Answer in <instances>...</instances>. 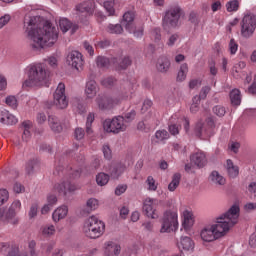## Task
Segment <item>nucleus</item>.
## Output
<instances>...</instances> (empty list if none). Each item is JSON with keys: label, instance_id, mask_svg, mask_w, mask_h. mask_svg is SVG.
Listing matches in <instances>:
<instances>
[{"label": "nucleus", "instance_id": "nucleus-20", "mask_svg": "<svg viewBox=\"0 0 256 256\" xmlns=\"http://www.w3.org/2000/svg\"><path fill=\"white\" fill-rule=\"evenodd\" d=\"M97 93H99L97 82L93 79L88 80L85 87V95L87 99H93Z\"/></svg>", "mask_w": 256, "mask_h": 256}, {"label": "nucleus", "instance_id": "nucleus-62", "mask_svg": "<svg viewBox=\"0 0 256 256\" xmlns=\"http://www.w3.org/2000/svg\"><path fill=\"white\" fill-rule=\"evenodd\" d=\"M36 245L37 243L34 240L29 242L28 247L30 251V256H37V251H35Z\"/></svg>", "mask_w": 256, "mask_h": 256}, {"label": "nucleus", "instance_id": "nucleus-11", "mask_svg": "<svg viewBox=\"0 0 256 256\" xmlns=\"http://www.w3.org/2000/svg\"><path fill=\"white\" fill-rule=\"evenodd\" d=\"M179 17H181V8L174 7L165 13L163 18V27L167 31L171 27H177L179 23Z\"/></svg>", "mask_w": 256, "mask_h": 256}, {"label": "nucleus", "instance_id": "nucleus-34", "mask_svg": "<svg viewBox=\"0 0 256 256\" xmlns=\"http://www.w3.org/2000/svg\"><path fill=\"white\" fill-rule=\"evenodd\" d=\"M181 183V174L176 173L172 177V181L168 185V190L173 192L177 187H179V184Z\"/></svg>", "mask_w": 256, "mask_h": 256}, {"label": "nucleus", "instance_id": "nucleus-17", "mask_svg": "<svg viewBox=\"0 0 256 256\" xmlns=\"http://www.w3.org/2000/svg\"><path fill=\"white\" fill-rule=\"evenodd\" d=\"M121 254V245L113 241L105 243L104 255L105 256H119Z\"/></svg>", "mask_w": 256, "mask_h": 256}, {"label": "nucleus", "instance_id": "nucleus-4", "mask_svg": "<svg viewBox=\"0 0 256 256\" xmlns=\"http://www.w3.org/2000/svg\"><path fill=\"white\" fill-rule=\"evenodd\" d=\"M132 95L133 90H131V84H128L118 97L98 95L95 101L100 111H107L109 109H113V107L116 105H119L121 101H127V99H131Z\"/></svg>", "mask_w": 256, "mask_h": 256}, {"label": "nucleus", "instance_id": "nucleus-61", "mask_svg": "<svg viewBox=\"0 0 256 256\" xmlns=\"http://www.w3.org/2000/svg\"><path fill=\"white\" fill-rule=\"evenodd\" d=\"M114 83L115 79L113 77H107L101 81V84L104 85V87H111V85H114Z\"/></svg>", "mask_w": 256, "mask_h": 256}, {"label": "nucleus", "instance_id": "nucleus-48", "mask_svg": "<svg viewBox=\"0 0 256 256\" xmlns=\"http://www.w3.org/2000/svg\"><path fill=\"white\" fill-rule=\"evenodd\" d=\"M230 55H235L239 49V44L235 42V39H231L228 45Z\"/></svg>", "mask_w": 256, "mask_h": 256}, {"label": "nucleus", "instance_id": "nucleus-22", "mask_svg": "<svg viewBox=\"0 0 256 256\" xmlns=\"http://www.w3.org/2000/svg\"><path fill=\"white\" fill-rule=\"evenodd\" d=\"M48 125L53 133H61V131H63L61 120L55 115L48 116Z\"/></svg>", "mask_w": 256, "mask_h": 256}, {"label": "nucleus", "instance_id": "nucleus-45", "mask_svg": "<svg viewBox=\"0 0 256 256\" xmlns=\"http://www.w3.org/2000/svg\"><path fill=\"white\" fill-rule=\"evenodd\" d=\"M201 103V100H199V96H194L192 99V104L190 106L191 113H197L199 111V104Z\"/></svg>", "mask_w": 256, "mask_h": 256}, {"label": "nucleus", "instance_id": "nucleus-38", "mask_svg": "<svg viewBox=\"0 0 256 256\" xmlns=\"http://www.w3.org/2000/svg\"><path fill=\"white\" fill-rule=\"evenodd\" d=\"M109 58L104 57V56H98L96 58V65L97 67H99L100 69H107V67H109Z\"/></svg>", "mask_w": 256, "mask_h": 256}, {"label": "nucleus", "instance_id": "nucleus-2", "mask_svg": "<svg viewBox=\"0 0 256 256\" xmlns=\"http://www.w3.org/2000/svg\"><path fill=\"white\" fill-rule=\"evenodd\" d=\"M239 207L233 205L225 213L220 214L215 218V222L205 226L200 231V237L205 243H212L221 239L239 223Z\"/></svg>", "mask_w": 256, "mask_h": 256}, {"label": "nucleus", "instance_id": "nucleus-31", "mask_svg": "<svg viewBox=\"0 0 256 256\" xmlns=\"http://www.w3.org/2000/svg\"><path fill=\"white\" fill-rule=\"evenodd\" d=\"M230 101L231 104L239 107V105H241V91L239 89H233L230 92Z\"/></svg>", "mask_w": 256, "mask_h": 256}, {"label": "nucleus", "instance_id": "nucleus-32", "mask_svg": "<svg viewBox=\"0 0 256 256\" xmlns=\"http://www.w3.org/2000/svg\"><path fill=\"white\" fill-rule=\"evenodd\" d=\"M119 3V0H108L103 2V7L107 11L108 15H115V7Z\"/></svg>", "mask_w": 256, "mask_h": 256}, {"label": "nucleus", "instance_id": "nucleus-59", "mask_svg": "<svg viewBox=\"0 0 256 256\" xmlns=\"http://www.w3.org/2000/svg\"><path fill=\"white\" fill-rule=\"evenodd\" d=\"M209 91H211V88L209 86H205L201 89L200 94H199V101H201V99H205L207 97V95H209Z\"/></svg>", "mask_w": 256, "mask_h": 256}, {"label": "nucleus", "instance_id": "nucleus-54", "mask_svg": "<svg viewBox=\"0 0 256 256\" xmlns=\"http://www.w3.org/2000/svg\"><path fill=\"white\" fill-rule=\"evenodd\" d=\"M131 65V58L129 56L124 57L119 64L120 69H127Z\"/></svg>", "mask_w": 256, "mask_h": 256}, {"label": "nucleus", "instance_id": "nucleus-15", "mask_svg": "<svg viewBox=\"0 0 256 256\" xmlns=\"http://www.w3.org/2000/svg\"><path fill=\"white\" fill-rule=\"evenodd\" d=\"M54 189L60 195H67V193H73V191H77V186L75 184H71L70 181H63L61 183L55 184Z\"/></svg>", "mask_w": 256, "mask_h": 256}, {"label": "nucleus", "instance_id": "nucleus-14", "mask_svg": "<svg viewBox=\"0 0 256 256\" xmlns=\"http://www.w3.org/2000/svg\"><path fill=\"white\" fill-rule=\"evenodd\" d=\"M154 203L155 199L146 198L143 202V211L150 219H159V214L157 213V209H155Z\"/></svg>", "mask_w": 256, "mask_h": 256}, {"label": "nucleus", "instance_id": "nucleus-50", "mask_svg": "<svg viewBox=\"0 0 256 256\" xmlns=\"http://www.w3.org/2000/svg\"><path fill=\"white\" fill-rule=\"evenodd\" d=\"M213 113L215 115H217V117H224L225 113H227V111L225 110V107H223V106H215L213 108Z\"/></svg>", "mask_w": 256, "mask_h": 256}, {"label": "nucleus", "instance_id": "nucleus-36", "mask_svg": "<svg viewBox=\"0 0 256 256\" xmlns=\"http://www.w3.org/2000/svg\"><path fill=\"white\" fill-rule=\"evenodd\" d=\"M86 209L88 212L97 211L99 209V200L97 198H90L86 201Z\"/></svg>", "mask_w": 256, "mask_h": 256}, {"label": "nucleus", "instance_id": "nucleus-18", "mask_svg": "<svg viewBox=\"0 0 256 256\" xmlns=\"http://www.w3.org/2000/svg\"><path fill=\"white\" fill-rule=\"evenodd\" d=\"M190 161L200 169L207 165V156L203 151H197L190 156Z\"/></svg>", "mask_w": 256, "mask_h": 256}, {"label": "nucleus", "instance_id": "nucleus-52", "mask_svg": "<svg viewBox=\"0 0 256 256\" xmlns=\"http://www.w3.org/2000/svg\"><path fill=\"white\" fill-rule=\"evenodd\" d=\"M9 199V191L6 189H0V205H3L5 201Z\"/></svg>", "mask_w": 256, "mask_h": 256}, {"label": "nucleus", "instance_id": "nucleus-33", "mask_svg": "<svg viewBox=\"0 0 256 256\" xmlns=\"http://www.w3.org/2000/svg\"><path fill=\"white\" fill-rule=\"evenodd\" d=\"M187 73H189V66L187 65V63H184L180 66V69L178 71L177 81H179L180 83L185 81V79H187Z\"/></svg>", "mask_w": 256, "mask_h": 256}, {"label": "nucleus", "instance_id": "nucleus-7", "mask_svg": "<svg viewBox=\"0 0 256 256\" xmlns=\"http://www.w3.org/2000/svg\"><path fill=\"white\" fill-rule=\"evenodd\" d=\"M179 229V214L177 210H167L162 217L160 233H171Z\"/></svg>", "mask_w": 256, "mask_h": 256}, {"label": "nucleus", "instance_id": "nucleus-47", "mask_svg": "<svg viewBox=\"0 0 256 256\" xmlns=\"http://www.w3.org/2000/svg\"><path fill=\"white\" fill-rule=\"evenodd\" d=\"M132 30L128 31V33H132L134 35V37H136L137 39H139L140 37H143V27L140 26L137 28V26H131Z\"/></svg>", "mask_w": 256, "mask_h": 256}, {"label": "nucleus", "instance_id": "nucleus-49", "mask_svg": "<svg viewBox=\"0 0 256 256\" xmlns=\"http://www.w3.org/2000/svg\"><path fill=\"white\" fill-rule=\"evenodd\" d=\"M44 63H47L52 69H55L58 65L57 57L49 56L48 58L44 59Z\"/></svg>", "mask_w": 256, "mask_h": 256}, {"label": "nucleus", "instance_id": "nucleus-40", "mask_svg": "<svg viewBox=\"0 0 256 256\" xmlns=\"http://www.w3.org/2000/svg\"><path fill=\"white\" fill-rule=\"evenodd\" d=\"M226 10L228 13L239 11V0H230L226 3Z\"/></svg>", "mask_w": 256, "mask_h": 256}, {"label": "nucleus", "instance_id": "nucleus-16", "mask_svg": "<svg viewBox=\"0 0 256 256\" xmlns=\"http://www.w3.org/2000/svg\"><path fill=\"white\" fill-rule=\"evenodd\" d=\"M76 11L78 15L81 13H84L85 16L93 15V13H95V2L93 1L82 2L76 6Z\"/></svg>", "mask_w": 256, "mask_h": 256}, {"label": "nucleus", "instance_id": "nucleus-25", "mask_svg": "<svg viewBox=\"0 0 256 256\" xmlns=\"http://www.w3.org/2000/svg\"><path fill=\"white\" fill-rule=\"evenodd\" d=\"M182 217H183V227L184 229H191L193 227V223H195V219L193 218V212L189 210H184L182 212Z\"/></svg>", "mask_w": 256, "mask_h": 256}, {"label": "nucleus", "instance_id": "nucleus-5", "mask_svg": "<svg viewBox=\"0 0 256 256\" xmlns=\"http://www.w3.org/2000/svg\"><path fill=\"white\" fill-rule=\"evenodd\" d=\"M82 231L89 239H99L105 233V223L97 216H90L84 221Z\"/></svg>", "mask_w": 256, "mask_h": 256}, {"label": "nucleus", "instance_id": "nucleus-9", "mask_svg": "<svg viewBox=\"0 0 256 256\" xmlns=\"http://www.w3.org/2000/svg\"><path fill=\"white\" fill-rule=\"evenodd\" d=\"M256 29V15L252 13H247L242 18L241 22V35L246 39H249Z\"/></svg>", "mask_w": 256, "mask_h": 256}, {"label": "nucleus", "instance_id": "nucleus-41", "mask_svg": "<svg viewBox=\"0 0 256 256\" xmlns=\"http://www.w3.org/2000/svg\"><path fill=\"white\" fill-rule=\"evenodd\" d=\"M37 167H39V162L35 159L30 160L26 163V173L28 175H31L35 169H37Z\"/></svg>", "mask_w": 256, "mask_h": 256}, {"label": "nucleus", "instance_id": "nucleus-43", "mask_svg": "<svg viewBox=\"0 0 256 256\" xmlns=\"http://www.w3.org/2000/svg\"><path fill=\"white\" fill-rule=\"evenodd\" d=\"M108 33H112L115 35H121L123 33V26L121 24H109L108 25Z\"/></svg>", "mask_w": 256, "mask_h": 256}, {"label": "nucleus", "instance_id": "nucleus-21", "mask_svg": "<svg viewBox=\"0 0 256 256\" xmlns=\"http://www.w3.org/2000/svg\"><path fill=\"white\" fill-rule=\"evenodd\" d=\"M69 213V208L66 205H62L54 210L52 213V220L54 223H59L62 219H65Z\"/></svg>", "mask_w": 256, "mask_h": 256}, {"label": "nucleus", "instance_id": "nucleus-42", "mask_svg": "<svg viewBox=\"0 0 256 256\" xmlns=\"http://www.w3.org/2000/svg\"><path fill=\"white\" fill-rule=\"evenodd\" d=\"M93 121H95V114L89 113L86 119V133L87 135H91L93 133V129H91V125H93Z\"/></svg>", "mask_w": 256, "mask_h": 256}, {"label": "nucleus", "instance_id": "nucleus-1", "mask_svg": "<svg viewBox=\"0 0 256 256\" xmlns=\"http://www.w3.org/2000/svg\"><path fill=\"white\" fill-rule=\"evenodd\" d=\"M41 17L26 15L24 18V27L27 33V39L30 47L35 51L53 47L59 39V31L51 25V22L45 21L43 25L39 23Z\"/></svg>", "mask_w": 256, "mask_h": 256}, {"label": "nucleus", "instance_id": "nucleus-39", "mask_svg": "<svg viewBox=\"0 0 256 256\" xmlns=\"http://www.w3.org/2000/svg\"><path fill=\"white\" fill-rule=\"evenodd\" d=\"M155 138L158 143H163V141H167V139H169V132H167V130H158L155 133Z\"/></svg>", "mask_w": 256, "mask_h": 256}, {"label": "nucleus", "instance_id": "nucleus-58", "mask_svg": "<svg viewBox=\"0 0 256 256\" xmlns=\"http://www.w3.org/2000/svg\"><path fill=\"white\" fill-rule=\"evenodd\" d=\"M180 129H181V125H177V124L169 125V133H171V135H179Z\"/></svg>", "mask_w": 256, "mask_h": 256}, {"label": "nucleus", "instance_id": "nucleus-13", "mask_svg": "<svg viewBox=\"0 0 256 256\" xmlns=\"http://www.w3.org/2000/svg\"><path fill=\"white\" fill-rule=\"evenodd\" d=\"M66 63L76 69V71H82L85 61L83 60V54L79 51H71L66 58Z\"/></svg>", "mask_w": 256, "mask_h": 256}, {"label": "nucleus", "instance_id": "nucleus-63", "mask_svg": "<svg viewBox=\"0 0 256 256\" xmlns=\"http://www.w3.org/2000/svg\"><path fill=\"white\" fill-rule=\"evenodd\" d=\"M102 152L105 159H111V148H109V145H104L102 148Z\"/></svg>", "mask_w": 256, "mask_h": 256}, {"label": "nucleus", "instance_id": "nucleus-44", "mask_svg": "<svg viewBox=\"0 0 256 256\" xmlns=\"http://www.w3.org/2000/svg\"><path fill=\"white\" fill-rule=\"evenodd\" d=\"M146 185L148 186V191H157L159 184L155 181L153 176H148L146 179Z\"/></svg>", "mask_w": 256, "mask_h": 256}, {"label": "nucleus", "instance_id": "nucleus-57", "mask_svg": "<svg viewBox=\"0 0 256 256\" xmlns=\"http://www.w3.org/2000/svg\"><path fill=\"white\" fill-rule=\"evenodd\" d=\"M74 137L78 141H81V139H83V137H85V130H83V128H76L75 132H74Z\"/></svg>", "mask_w": 256, "mask_h": 256}, {"label": "nucleus", "instance_id": "nucleus-53", "mask_svg": "<svg viewBox=\"0 0 256 256\" xmlns=\"http://www.w3.org/2000/svg\"><path fill=\"white\" fill-rule=\"evenodd\" d=\"M38 210H39V207L37 206V204H33L30 207V210L28 212L29 219H35V216L37 215Z\"/></svg>", "mask_w": 256, "mask_h": 256}, {"label": "nucleus", "instance_id": "nucleus-37", "mask_svg": "<svg viewBox=\"0 0 256 256\" xmlns=\"http://www.w3.org/2000/svg\"><path fill=\"white\" fill-rule=\"evenodd\" d=\"M96 183L97 185H99V187H105V185L109 183V175L103 172L99 173L96 176Z\"/></svg>", "mask_w": 256, "mask_h": 256}, {"label": "nucleus", "instance_id": "nucleus-10", "mask_svg": "<svg viewBox=\"0 0 256 256\" xmlns=\"http://www.w3.org/2000/svg\"><path fill=\"white\" fill-rule=\"evenodd\" d=\"M213 129H215V121L213 118H207L206 124L203 125V122H198L195 126V135L205 139V137H211L213 135Z\"/></svg>", "mask_w": 256, "mask_h": 256}, {"label": "nucleus", "instance_id": "nucleus-6", "mask_svg": "<svg viewBox=\"0 0 256 256\" xmlns=\"http://www.w3.org/2000/svg\"><path fill=\"white\" fill-rule=\"evenodd\" d=\"M21 211V201L15 200L9 209L0 208V221L2 223H9L10 225H18L19 218L17 213Z\"/></svg>", "mask_w": 256, "mask_h": 256}, {"label": "nucleus", "instance_id": "nucleus-30", "mask_svg": "<svg viewBox=\"0 0 256 256\" xmlns=\"http://www.w3.org/2000/svg\"><path fill=\"white\" fill-rule=\"evenodd\" d=\"M55 225L48 224L40 228V233L43 237H53L56 233Z\"/></svg>", "mask_w": 256, "mask_h": 256}, {"label": "nucleus", "instance_id": "nucleus-51", "mask_svg": "<svg viewBox=\"0 0 256 256\" xmlns=\"http://www.w3.org/2000/svg\"><path fill=\"white\" fill-rule=\"evenodd\" d=\"M135 110H131L130 112L126 113L124 118V123H126V125H128V123H131V121H133V119H135Z\"/></svg>", "mask_w": 256, "mask_h": 256}, {"label": "nucleus", "instance_id": "nucleus-60", "mask_svg": "<svg viewBox=\"0 0 256 256\" xmlns=\"http://www.w3.org/2000/svg\"><path fill=\"white\" fill-rule=\"evenodd\" d=\"M36 121L39 125H43L47 121V115L44 112H39L36 116Z\"/></svg>", "mask_w": 256, "mask_h": 256}, {"label": "nucleus", "instance_id": "nucleus-26", "mask_svg": "<svg viewBox=\"0 0 256 256\" xmlns=\"http://www.w3.org/2000/svg\"><path fill=\"white\" fill-rule=\"evenodd\" d=\"M108 172L110 173V176L112 177V179H119V177H121V175H123V173L125 172V165L123 164L112 165L108 169Z\"/></svg>", "mask_w": 256, "mask_h": 256}, {"label": "nucleus", "instance_id": "nucleus-56", "mask_svg": "<svg viewBox=\"0 0 256 256\" xmlns=\"http://www.w3.org/2000/svg\"><path fill=\"white\" fill-rule=\"evenodd\" d=\"M151 107H153V102L149 99L144 100L141 108L142 113H147Z\"/></svg>", "mask_w": 256, "mask_h": 256}, {"label": "nucleus", "instance_id": "nucleus-28", "mask_svg": "<svg viewBox=\"0 0 256 256\" xmlns=\"http://www.w3.org/2000/svg\"><path fill=\"white\" fill-rule=\"evenodd\" d=\"M226 169H227V173L231 179H235V178L239 177V167L235 166V164H233L232 160L228 159L226 161Z\"/></svg>", "mask_w": 256, "mask_h": 256}, {"label": "nucleus", "instance_id": "nucleus-35", "mask_svg": "<svg viewBox=\"0 0 256 256\" xmlns=\"http://www.w3.org/2000/svg\"><path fill=\"white\" fill-rule=\"evenodd\" d=\"M73 27V23L69 21L67 18H60L59 19V28L62 31V33H67L69 29Z\"/></svg>", "mask_w": 256, "mask_h": 256}, {"label": "nucleus", "instance_id": "nucleus-23", "mask_svg": "<svg viewBox=\"0 0 256 256\" xmlns=\"http://www.w3.org/2000/svg\"><path fill=\"white\" fill-rule=\"evenodd\" d=\"M178 248L182 251L191 252L195 249V242L187 236L181 237Z\"/></svg>", "mask_w": 256, "mask_h": 256}, {"label": "nucleus", "instance_id": "nucleus-29", "mask_svg": "<svg viewBox=\"0 0 256 256\" xmlns=\"http://www.w3.org/2000/svg\"><path fill=\"white\" fill-rule=\"evenodd\" d=\"M209 179L214 185H225L226 183L225 177H223V175H221L218 171H212Z\"/></svg>", "mask_w": 256, "mask_h": 256}, {"label": "nucleus", "instance_id": "nucleus-27", "mask_svg": "<svg viewBox=\"0 0 256 256\" xmlns=\"http://www.w3.org/2000/svg\"><path fill=\"white\" fill-rule=\"evenodd\" d=\"M156 67L160 73H167L169 67H171V62L166 56H161L157 61Z\"/></svg>", "mask_w": 256, "mask_h": 256}, {"label": "nucleus", "instance_id": "nucleus-64", "mask_svg": "<svg viewBox=\"0 0 256 256\" xmlns=\"http://www.w3.org/2000/svg\"><path fill=\"white\" fill-rule=\"evenodd\" d=\"M201 85V80L194 79L189 82V88L190 89H197Z\"/></svg>", "mask_w": 256, "mask_h": 256}, {"label": "nucleus", "instance_id": "nucleus-12", "mask_svg": "<svg viewBox=\"0 0 256 256\" xmlns=\"http://www.w3.org/2000/svg\"><path fill=\"white\" fill-rule=\"evenodd\" d=\"M54 105L57 109H67L69 101L65 95V84L59 83L54 92Z\"/></svg>", "mask_w": 256, "mask_h": 256}, {"label": "nucleus", "instance_id": "nucleus-24", "mask_svg": "<svg viewBox=\"0 0 256 256\" xmlns=\"http://www.w3.org/2000/svg\"><path fill=\"white\" fill-rule=\"evenodd\" d=\"M135 13L133 11H127L123 15L122 25L125 27L126 31H132V27L135 25Z\"/></svg>", "mask_w": 256, "mask_h": 256}, {"label": "nucleus", "instance_id": "nucleus-55", "mask_svg": "<svg viewBox=\"0 0 256 256\" xmlns=\"http://www.w3.org/2000/svg\"><path fill=\"white\" fill-rule=\"evenodd\" d=\"M99 167H101V158L96 157L92 161V163L90 165V169H91V171H97V169H99Z\"/></svg>", "mask_w": 256, "mask_h": 256}, {"label": "nucleus", "instance_id": "nucleus-8", "mask_svg": "<svg viewBox=\"0 0 256 256\" xmlns=\"http://www.w3.org/2000/svg\"><path fill=\"white\" fill-rule=\"evenodd\" d=\"M103 129L106 133H114L117 135L127 129V123L123 116H116L112 119H106L103 123Z\"/></svg>", "mask_w": 256, "mask_h": 256}, {"label": "nucleus", "instance_id": "nucleus-19", "mask_svg": "<svg viewBox=\"0 0 256 256\" xmlns=\"http://www.w3.org/2000/svg\"><path fill=\"white\" fill-rule=\"evenodd\" d=\"M18 121L15 115L9 113L6 109H0V123L2 125H16Z\"/></svg>", "mask_w": 256, "mask_h": 256}, {"label": "nucleus", "instance_id": "nucleus-3", "mask_svg": "<svg viewBox=\"0 0 256 256\" xmlns=\"http://www.w3.org/2000/svg\"><path fill=\"white\" fill-rule=\"evenodd\" d=\"M25 75L28 79L23 83V87H41L47 79L45 64L35 62L25 68Z\"/></svg>", "mask_w": 256, "mask_h": 256}, {"label": "nucleus", "instance_id": "nucleus-46", "mask_svg": "<svg viewBox=\"0 0 256 256\" xmlns=\"http://www.w3.org/2000/svg\"><path fill=\"white\" fill-rule=\"evenodd\" d=\"M6 105L11 107V109H17L19 104L17 103V98L15 96H8L6 97Z\"/></svg>", "mask_w": 256, "mask_h": 256}]
</instances>
